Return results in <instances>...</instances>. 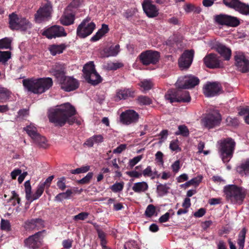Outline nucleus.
Instances as JSON below:
<instances>
[{"mask_svg":"<svg viewBox=\"0 0 249 249\" xmlns=\"http://www.w3.org/2000/svg\"><path fill=\"white\" fill-rule=\"evenodd\" d=\"M76 113V110H49L47 115L50 122L62 127L67 123L70 125L74 123Z\"/></svg>","mask_w":249,"mask_h":249,"instance_id":"nucleus-1","label":"nucleus"},{"mask_svg":"<svg viewBox=\"0 0 249 249\" xmlns=\"http://www.w3.org/2000/svg\"><path fill=\"white\" fill-rule=\"evenodd\" d=\"M25 88L29 91L36 94H41L49 89L53 85L51 78L38 79H27L23 80Z\"/></svg>","mask_w":249,"mask_h":249,"instance_id":"nucleus-2","label":"nucleus"},{"mask_svg":"<svg viewBox=\"0 0 249 249\" xmlns=\"http://www.w3.org/2000/svg\"><path fill=\"white\" fill-rule=\"evenodd\" d=\"M224 192L226 199L231 203L242 204L246 196V191L236 185H228L224 187Z\"/></svg>","mask_w":249,"mask_h":249,"instance_id":"nucleus-3","label":"nucleus"},{"mask_svg":"<svg viewBox=\"0 0 249 249\" xmlns=\"http://www.w3.org/2000/svg\"><path fill=\"white\" fill-rule=\"evenodd\" d=\"M218 151L221 158L224 163H228L232 158L236 142L231 137L224 138L218 142Z\"/></svg>","mask_w":249,"mask_h":249,"instance_id":"nucleus-4","label":"nucleus"},{"mask_svg":"<svg viewBox=\"0 0 249 249\" xmlns=\"http://www.w3.org/2000/svg\"><path fill=\"white\" fill-rule=\"evenodd\" d=\"M83 72L88 82L93 85H96L102 81L101 76L95 70V66L92 61H90L84 66Z\"/></svg>","mask_w":249,"mask_h":249,"instance_id":"nucleus-5","label":"nucleus"},{"mask_svg":"<svg viewBox=\"0 0 249 249\" xmlns=\"http://www.w3.org/2000/svg\"><path fill=\"white\" fill-rule=\"evenodd\" d=\"M53 12V5L47 1L39 7L35 14V21L38 23L48 21L52 18Z\"/></svg>","mask_w":249,"mask_h":249,"instance_id":"nucleus-6","label":"nucleus"},{"mask_svg":"<svg viewBox=\"0 0 249 249\" xmlns=\"http://www.w3.org/2000/svg\"><path fill=\"white\" fill-rule=\"evenodd\" d=\"M9 26L12 30H20L26 31L32 27V24L24 18L18 17L17 15L13 13L10 15Z\"/></svg>","mask_w":249,"mask_h":249,"instance_id":"nucleus-7","label":"nucleus"},{"mask_svg":"<svg viewBox=\"0 0 249 249\" xmlns=\"http://www.w3.org/2000/svg\"><path fill=\"white\" fill-rule=\"evenodd\" d=\"M95 26V24L91 21L90 18L87 17L78 26L76 30L77 36L81 38H86L92 33Z\"/></svg>","mask_w":249,"mask_h":249,"instance_id":"nucleus-8","label":"nucleus"},{"mask_svg":"<svg viewBox=\"0 0 249 249\" xmlns=\"http://www.w3.org/2000/svg\"><path fill=\"white\" fill-rule=\"evenodd\" d=\"M221 121V115L218 112L207 114L201 120L202 124L208 129L219 126Z\"/></svg>","mask_w":249,"mask_h":249,"instance_id":"nucleus-9","label":"nucleus"},{"mask_svg":"<svg viewBox=\"0 0 249 249\" xmlns=\"http://www.w3.org/2000/svg\"><path fill=\"white\" fill-rule=\"evenodd\" d=\"M139 57L143 65L148 66L156 64L159 61L160 55L159 52L150 50L142 52Z\"/></svg>","mask_w":249,"mask_h":249,"instance_id":"nucleus-10","label":"nucleus"},{"mask_svg":"<svg viewBox=\"0 0 249 249\" xmlns=\"http://www.w3.org/2000/svg\"><path fill=\"white\" fill-rule=\"evenodd\" d=\"M165 98L170 103L189 102L191 100L189 93L187 91H180L178 90L177 92H175L172 90H169L165 95Z\"/></svg>","mask_w":249,"mask_h":249,"instance_id":"nucleus-11","label":"nucleus"},{"mask_svg":"<svg viewBox=\"0 0 249 249\" xmlns=\"http://www.w3.org/2000/svg\"><path fill=\"white\" fill-rule=\"evenodd\" d=\"M45 230L39 231L33 235L29 236L24 241V246L29 249H37L43 245V237L41 234Z\"/></svg>","mask_w":249,"mask_h":249,"instance_id":"nucleus-12","label":"nucleus"},{"mask_svg":"<svg viewBox=\"0 0 249 249\" xmlns=\"http://www.w3.org/2000/svg\"><path fill=\"white\" fill-rule=\"evenodd\" d=\"M199 83V79L193 75H187L179 77L176 83L178 89H189L195 87Z\"/></svg>","mask_w":249,"mask_h":249,"instance_id":"nucleus-13","label":"nucleus"},{"mask_svg":"<svg viewBox=\"0 0 249 249\" xmlns=\"http://www.w3.org/2000/svg\"><path fill=\"white\" fill-rule=\"evenodd\" d=\"M139 114L134 110H125L120 115L121 123L124 125H129L137 123L139 119Z\"/></svg>","mask_w":249,"mask_h":249,"instance_id":"nucleus-14","label":"nucleus"},{"mask_svg":"<svg viewBox=\"0 0 249 249\" xmlns=\"http://www.w3.org/2000/svg\"><path fill=\"white\" fill-rule=\"evenodd\" d=\"M203 92L207 97H213L222 93V88L218 83L208 82L203 87Z\"/></svg>","mask_w":249,"mask_h":249,"instance_id":"nucleus-15","label":"nucleus"},{"mask_svg":"<svg viewBox=\"0 0 249 249\" xmlns=\"http://www.w3.org/2000/svg\"><path fill=\"white\" fill-rule=\"evenodd\" d=\"M235 65L242 72L249 71V61L242 52H236L234 56Z\"/></svg>","mask_w":249,"mask_h":249,"instance_id":"nucleus-16","label":"nucleus"},{"mask_svg":"<svg viewBox=\"0 0 249 249\" xmlns=\"http://www.w3.org/2000/svg\"><path fill=\"white\" fill-rule=\"evenodd\" d=\"M205 66L210 69L221 68L224 67L223 62L219 59L217 55L214 53H210L203 58Z\"/></svg>","mask_w":249,"mask_h":249,"instance_id":"nucleus-17","label":"nucleus"},{"mask_svg":"<svg viewBox=\"0 0 249 249\" xmlns=\"http://www.w3.org/2000/svg\"><path fill=\"white\" fill-rule=\"evenodd\" d=\"M43 35L48 38L52 39L62 36H66L67 33L64 28L59 25L53 26L43 32Z\"/></svg>","mask_w":249,"mask_h":249,"instance_id":"nucleus-18","label":"nucleus"},{"mask_svg":"<svg viewBox=\"0 0 249 249\" xmlns=\"http://www.w3.org/2000/svg\"><path fill=\"white\" fill-rule=\"evenodd\" d=\"M194 57L193 51H185L179 58L178 62L180 68L187 69L191 65Z\"/></svg>","mask_w":249,"mask_h":249,"instance_id":"nucleus-19","label":"nucleus"},{"mask_svg":"<svg viewBox=\"0 0 249 249\" xmlns=\"http://www.w3.org/2000/svg\"><path fill=\"white\" fill-rule=\"evenodd\" d=\"M142 8L144 13L149 18H154L159 14V10L152 3L151 0H144L142 3Z\"/></svg>","mask_w":249,"mask_h":249,"instance_id":"nucleus-20","label":"nucleus"},{"mask_svg":"<svg viewBox=\"0 0 249 249\" xmlns=\"http://www.w3.org/2000/svg\"><path fill=\"white\" fill-rule=\"evenodd\" d=\"M75 12H72L66 8L59 19L60 22L64 26H69L74 23L75 19Z\"/></svg>","mask_w":249,"mask_h":249,"instance_id":"nucleus-21","label":"nucleus"},{"mask_svg":"<svg viewBox=\"0 0 249 249\" xmlns=\"http://www.w3.org/2000/svg\"><path fill=\"white\" fill-rule=\"evenodd\" d=\"M61 88L66 91H71L77 89L78 81L72 77H67L61 84Z\"/></svg>","mask_w":249,"mask_h":249,"instance_id":"nucleus-22","label":"nucleus"},{"mask_svg":"<svg viewBox=\"0 0 249 249\" xmlns=\"http://www.w3.org/2000/svg\"><path fill=\"white\" fill-rule=\"evenodd\" d=\"M44 227V221L41 218L31 219L25 222V227L29 230H38Z\"/></svg>","mask_w":249,"mask_h":249,"instance_id":"nucleus-23","label":"nucleus"},{"mask_svg":"<svg viewBox=\"0 0 249 249\" xmlns=\"http://www.w3.org/2000/svg\"><path fill=\"white\" fill-rule=\"evenodd\" d=\"M135 91L129 89H121L118 90L116 95L115 100L125 99L128 97H133L135 96Z\"/></svg>","mask_w":249,"mask_h":249,"instance_id":"nucleus-24","label":"nucleus"},{"mask_svg":"<svg viewBox=\"0 0 249 249\" xmlns=\"http://www.w3.org/2000/svg\"><path fill=\"white\" fill-rule=\"evenodd\" d=\"M236 171L241 176L249 175V159H246L237 166Z\"/></svg>","mask_w":249,"mask_h":249,"instance_id":"nucleus-25","label":"nucleus"},{"mask_svg":"<svg viewBox=\"0 0 249 249\" xmlns=\"http://www.w3.org/2000/svg\"><path fill=\"white\" fill-rule=\"evenodd\" d=\"M120 52V46L117 44L112 45L108 48H105L103 50L104 57H110L116 56Z\"/></svg>","mask_w":249,"mask_h":249,"instance_id":"nucleus-26","label":"nucleus"},{"mask_svg":"<svg viewBox=\"0 0 249 249\" xmlns=\"http://www.w3.org/2000/svg\"><path fill=\"white\" fill-rule=\"evenodd\" d=\"M216 51L224 58L226 60H229L231 54V50L223 45H217Z\"/></svg>","mask_w":249,"mask_h":249,"instance_id":"nucleus-27","label":"nucleus"},{"mask_svg":"<svg viewBox=\"0 0 249 249\" xmlns=\"http://www.w3.org/2000/svg\"><path fill=\"white\" fill-rule=\"evenodd\" d=\"M108 31V26L106 24H103L102 28L91 38L90 41L95 42L99 40Z\"/></svg>","mask_w":249,"mask_h":249,"instance_id":"nucleus-28","label":"nucleus"},{"mask_svg":"<svg viewBox=\"0 0 249 249\" xmlns=\"http://www.w3.org/2000/svg\"><path fill=\"white\" fill-rule=\"evenodd\" d=\"M132 189L135 193H140L147 191L148 189V185L144 181L137 182L134 184Z\"/></svg>","mask_w":249,"mask_h":249,"instance_id":"nucleus-29","label":"nucleus"},{"mask_svg":"<svg viewBox=\"0 0 249 249\" xmlns=\"http://www.w3.org/2000/svg\"><path fill=\"white\" fill-rule=\"evenodd\" d=\"M246 233L247 229L245 228H244L241 230L238 234V238L237 239L238 249H244Z\"/></svg>","mask_w":249,"mask_h":249,"instance_id":"nucleus-30","label":"nucleus"},{"mask_svg":"<svg viewBox=\"0 0 249 249\" xmlns=\"http://www.w3.org/2000/svg\"><path fill=\"white\" fill-rule=\"evenodd\" d=\"M66 47L64 44L52 45L49 47V50L52 55H55L62 53L66 49Z\"/></svg>","mask_w":249,"mask_h":249,"instance_id":"nucleus-31","label":"nucleus"},{"mask_svg":"<svg viewBox=\"0 0 249 249\" xmlns=\"http://www.w3.org/2000/svg\"><path fill=\"white\" fill-rule=\"evenodd\" d=\"M235 11L244 15H249V5L240 1Z\"/></svg>","mask_w":249,"mask_h":249,"instance_id":"nucleus-32","label":"nucleus"},{"mask_svg":"<svg viewBox=\"0 0 249 249\" xmlns=\"http://www.w3.org/2000/svg\"><path fill=\"white\" fill-rule=\"evenodd\" d=\"M73 192L71 190H67L65 192L60 193L54 197V200L61 202L63 199H69Z\"/></svg>","mask_w":249,"mask_h":249,"instance_id":"nucleus-33","label":"nucleus"},{"mask_svg":"<svg viewBox=\"0 0 249 249\" xmlns=\"http://www.w3.org/2000/svg\"><path fill=\"white\" fill-rule=\"evenodd\" d=\"M83 2L82 0H73L66 8L76 14L77 9L82 5Z\"/></svg>","mask_w":249,"mask_h":249,"instance_id":"nucleus-34","label":"nucleus"},{"mask_svg":"<svg viewBox=\"0 0 249 249\" xmlns=\"http://www.w3.org/2000/svg\"><path fill=\"white\" fill-rule=\"evenodd\" d=\"M11 92L6 88L0 86V102H5L8 100Z\"/></svg>","mask_w":249,"mask_h":249,"instance_id":"nucleus-35","label":"nucleus"},{"mask_svg":"<svg viewBox=\"0 0 249 249\" xmlns=\"http://www.w3.org/2000/svg\"><path fill=\"white\" fill-rule=\"evenodd\" d=\"M33 141L40 147L46 148L48 146L46 139L44 137L41 136L39 134H38Z\"/></svg>","mask_w":249,"mask_h":249,"instance_id":"nucleus-36","label":"nucleus"},{"mask_svg":"<svg viewBox=\"0 0 249 249\" xmlns=\"http://www.w3.org/2000/svg\"><path fill=\"white\" fill-rule=\"evenodd\" d=\"M170 189V187L167 186L166 184H160L157 186V191L160 196H163L166 195Z\"/></svg>","mask_w":249,"mask_h":249,"instance_id":"nucleus-37","label":"nucleus"},{"mask_svg":"<svg viewBox=\"0 0 249 249\" xmlns=\"http://www.w3.org/2000/svg\"><path fill=\"white\" fill-rule=\"evenodd\" d=\"M28 135L34 140L39 134L37 132L36 128L31 125H28L24 128Z\"/></svg>","mask_w":249,"mask_h":249,"instance_id":"nucleus-38","label":"nucleus"},{"mask_svg":"<svg viewBox=\"0 0 249 249\" xmlns=\"http://www.w3.org/2000/svg\"><path fill=\"white\" fill-rule=\"evenodd\" d=\"M189 129L185 125H180L178 126V131L175 132V135L186 137L189 135Z\"/></svg>","mask_w":249,"mask_h":249,"instance_id":"nucleus-39","label":"nucleus"},{"mask_svg":"<svg viewBox=\"0 0 249 249\" xmlns=\"http://www.w3.org/2000/svg\"><path fill=\"white\" fill-rule=\"evenodd\" d=\"M239 24L240 21L238 18L228 15L226 25L231 27H236Z\"/></svg>","mask_w":249,"mask_h":249,"instance_id":"nucleus-40","label":"nucleus"},{"mask_svg":"<svg viewBox=\"0 0 249 249\" xmlns=\"http://www.w3.org/2000/svg\"><path fill=\"white\" fill-rule=\"evenodd\" d=\"M53 75L57 78L58 81L61 84L63 81L67 78L65 75V73L63 70H53Z\"/></svg>","mask_w":249,"mask_h":249,"instance_id":"nucleus-41","label":"nucleus"},{"mask_svg":"<svg viewBox=\"0 0 249 249\" xmlns=\"http://www.w3.org/2000/svg\"><path fill=\"white\" fill-rule=\"evenodd\" d=\"M53 75L57 78L58 81L61 84L63 81L67 78L65 75V73L63 70H53Z\"/></svg>","mask_w":249,"mask_h":249,"instance_id":"nucleus-42","label":"nucleus"},{"mask_svg":"<svg viewBox=\"0 0 249 249\" xmlns=\"http://www.w3.org/2000/svg\"><path fill=\"white\" fill-rule=\"evenodd\" d=\"M25 191L26 194V198L27 200L31 201L32 198V188L29 180H27L24 183Z\"/></svg>","mask_w":249,"mask_h":249,"instance_id":"nucleus-43","label":"nucleus"},{"mask_svg":"<svg viewBox=\"0 0 249 249\" xmlns=\"http://www.w3.org/2000/svg\"><path fill=\"white\" fill-rule=\"evenodd\" d=\"M45 188L40 183L37 186L35 193L32 195L31 201L38 199L44 192Z\"/></svg>","mask_w":249,"mask_h":249,"instance_id":"nucleus-44","label":"nucleus"},{"mask_svg":"<svg viewBox=\"0 0 249 249\" xmlns=\"http://www.w3.org/2000/svg\"><path fill=\"white\" fill-rule=\"evenodd\" d=\"M12 40L8 37L0 39V49H7L10 48Z\"/></svg>","mask_w":249,"mask_h":249,"instance_id":"nucleus-45","label":"nucleus"},{"mask_svg":"<svg viewBox=\"0 0 249 249\" xmlns=\"http://www.w3.org/2000/svg\"><path fill=\"white\" fill-rule=\"evenodd\" d=\"M137 102L140 105H148L152 103V100L147 96H140L137 99Z\"/></svg>","mask_w":249,"mask_h":249,"instance_id":"nucleus-46","label":"nucleus"},{"mask_svg":"<svg viewBox=\"0 0 249 249\" xmlns=\"http://www.w3.org/2000/svg\"><path fill=\"white\" fill-rule=\"evenodd\" d=\"M228 15L220 14L215 16L216 22L220 25H226Z\"/></svg>","mask_w":249,"mask_h":249,"instance_id":"nucleus-47","label":"nucleus"},{"mask_svg":"<svg viewBox=\"0 0 249 249\" xmlns=\"http://www.w3.org/2000/svg\"><path fill=\"white\" fill-rule=\"evenodd\" d=\"M239 0H223V3L228 7L235 10L238 6Z\"/></svg>","mask_w":249,"mask_h":249,"instance_id":"nucleus-48","label":"nucleus"},{"mask_svg":"<svg viewBox=\"0 0 249 249\" xmlns=\"http://www.w3.org/2000/svg\"><path fill=\"white\" fill-rule=\"evenodd\" d=\"M139 85L143 89V90H148L152 88L153 85L150 80H144L141 81Z\"/></svg>","mask_w":249,"mask_h":249,"instance_id":"nucleus-49","label":"nucleus"},{"mask_svg":"<svg viewBox=\"0 0 249 249\" xmlns=\"http://www.w3.org/2000/svg\"><path fill=\"white\" fill-rule=\"evenodd\" d=\"M0 229L1 230L6 231H11V226L9 221L2 218L0 221Z\"/></svg>","mask_w":249,"mask_h":249,"instance_id":"nucleus-50","label":"nucleus"},{"mask_svg":"<svg viewBox=\"0 0 249 249\" xmlns=\"http://www.w3.org/2000/svg\"><path fill=\"white\" fill-rule=\"evenodd\" d=\"M124 186V182L122 181L120 182H116L110 188L114 193L119 192L123 190Z\"/></svg>","mask_w":249,"mask_h":249,"instance_id":"nucleus-51","label":"nucleus"},{"mask_svg":"<svg viewBox=\"0 0 249 249\" xmlns=\"http://www.w3.org/2000/svg\"><path fill=\"white\" fill-rule=\"evenodd\" d=\"M123 63L120 62H109L107 63L106 68L108 70H116L123 67Z\"/></svg>","mask_w":249,"mask_h":249,"instance_id":"nucleus-52","label":"nucleus"},{"mask_svg":"<svg viewBox=\"0 0 249 249\" xmlns=\"http://www.w3.org/2000/svg\"><path fill=\"white\" fill-rule=\"evenodd\" d=\"M156 212V207L152 204H149L147 206L144 214L148 217H151Z\"/></svg>","mask_w":249,"mask_h":249,"instance_id":"nucleus-53","label":"nucleus"},{"mask_svg":"<svg viewBox=\"0 0 249 249\" xmlns=\"http://www.w3.org/2000/svg\"><path fill=\"white\" fill-rule=\"evenodd\" d=\"M226 124L228 126L236 127L239 125V121L236 118L228 117L226 119Z\"/></svg>","mask_w":249,"mask_h":249,"instance_id":"nucleus-54","label":"nucleus"},{"mask_svg":"<svg viewBox=\"0 0 249 249\" xmlns=\"http://www.w3.org/2000/svg\"><path fill=\"white\" fill-rule=\"evenodd\" d=\"M11 58L9 51H0V62L5 63Z\"/></svg>","mask_w":249,"mask_h":249,"instance_id":"nucleus-55","label":"nucleus"},{"mask_svg":"<svg viewBox=\"0 0 249 249\" xmlns=\"http://www.w3.org/2000/svg\"><path fill=\"white\" fill-rule=\"evenodd\" d=\"M93 176V173L92 172H89L85 177L78 180L77 182L80 184H88L92 178Z\"/></svg>","mask_w":249,"mask_h":249,"instance_id":"nucleus-56","label":"nucleus"},{"mask_svg":"<svg viewBox=\"0 0 249 249\" xmlns=\"http://www.w3.org/2000/svg\"><path fill=\"white\" fill-rule=\"evenodd\" d=\"M89 170V166H83L80 168H77L75 169L71 170V173L72 174H79L80 173H86Z\"/></svg>","mask_w":249,"mask_h":249,"instance_id":"nucleus-57","label":"nucleus"},{"mask_svg":"<svg viewBox=\"0 0 249 249\" xmlns=\"http://www.w3.org/2000/svg\"><path fill=\"white\" fill-rule=\"evenodd\" d=\"M179 141L178 140H173L170 142L169 148L173 151H181V149L178 145Z\"/></svg>","mask_w":249,"mask_h":249,"instance_id":"nucleus-58","label":"nucleus"},{"mask_svg":"<svg viewBox=\"0 0 249 249\" xmlns=\"http://www.w3.org/2000/svg\"><path fill=\"white\" fill-rule=\"evenodd\" d=\"M56 185L60 190L64 191L66 188L65 177H63L58 178Z\"/></svg>","mask_w":249,"mask_h":249,"instance_id":"nucleus-59","label":"nucleus"},{"mask_svg":"<svg viewBox=\"0 0 249 249\" xmlns=\"http://www.w3.org/2000/svg\"><path fill=\"white\" fill-rule=\"evenodd\" d=\"M124 249H138V246L136 241H129L124 245Z\"/></svg>","mask_w":249,"mask_h":249,"instance_id":"nucleus-60","label":"nucleus"},{"mask_svg":"<svg viewBox=\"0 0 249 249\" xmlns=\"http://www.w3.org/2000/svg\"><path fill=\"white\" fill-rule=\"evenodd\" d=\"M142 173L144 177H150L152 179L155 178V176H153L152 168L150 166H148Z\"/></svg>","mask_w":249,"mask_h":249,"instance_id":"nucleus-61","label":"nucleus"},{"mask_svg":"<svg viewBox=\"0 0 249 249\" xmlns=\"http://www.w3.org/2000/svg\"><path fill=\"white\" fill-rule=\"evenodd\" d=\"M89 213L87 212H81L79 214L74 216L73 219L74 220H84L88 218Z\"/></svg>","mask_w":249,"mask_h":249,"instance_id":"nucleus-62","label":"nucleus"},{"mask_svg":"<svg viewBox=\"0 0 249 249\" xmlns=\"http://www.w3.org/2000/svg\"><path fill=\"white\" fill-rule=\"evenodd\" d=\"M202 179V176L201 175H199L191 179L190 180H189V182L191 185L198 186L201 182Z\"/></svg>","mask_w":249,"mask_h":249,"instance_id":"nucleus-63","label":"nucleus"},{"mask_svg":"<svg viewBox=\"0 0 249 249\" xmlns=\"http://www.w3.org/2000/svg\"><path fill=\"white\" fill-rule=\"evenodd\" d=\"M142 158V155H139L130 160L129 164L131 167H134Z\"/></svg>","mask_w":249,"mask_h":249,"instance_id":"nucleus-64","label":"nucleus"}]
</instances>
